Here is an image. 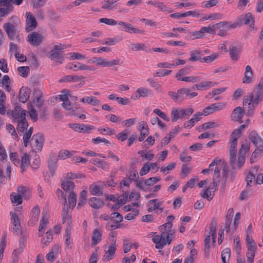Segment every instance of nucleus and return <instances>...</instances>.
Segmentation results:
<instances>
[{"instance_id":"obj_1","label":"nucleus","mask_w":263,"mask_h":263,"mask_svg":"<svg viewBox=\"0 0 263 263\" xmlns=\"http://www.w3.org/2000/svg\"><path fill=\"white\" fill-rule=\"evenodd\" d=\"M263 98V86L259 84L253 92L249 95L245 96L243 98V105L247 107L246 115L252 116L254 112L255 107L261 102Z\"/></svg>"},{"instance_id":"obj_2","label":"nucleus","mask_w":263,"mask_h":263,"mask_svg":"<svg viewBox=\"0 0 263 263\" xmlns=\"http://www.w3.org/2000/svg\"><path fill=\"white\" fill-rule=\"evenodd\" d=\"M20 25L21 20L16 15H12L3 24V28L9 39L13 40L19 37Z\"/></svg>"},{"instance_id":"obj_3","label":"nucleus","mask_w":263,"mask_h":263,"mask_svg":"<svg viewBox=\"0 0 263 263\" xmlns=\"http://www.w3.org/2000/svg\"><path fill=\"white\" fill-rule=\"evenodd\" d=\"M24 0H0V17L8 16L13 10L12 4L21 5Z\"/></svg>"},{"instance_id":"obj_4","label":"nucleus","mask_w":263,"mask_h":263,"mask_svg":"<svg viewBox=\"0 0 263 263\" xmlns=\"http://www.w3.org/2000/svg\"><path fill=\"white\" fill-rule=\"evenodd\" d=\"M194 112L192 108H174L171 112V119L172 122H175L178 119H187Z\"/></svg>"},{"instance_id":"obj_5","label":"nucleus","mask_w":263,"mask_h":263,"mask_svg":"<svg viewBox=\"0 0 263 263\" xmlns=\"http://www.w3.org/2000/svg\"><path fill=\"white\" fill-rule=\"evenodd\" d=\"M57 194H60V196L62 197L63 199H64V208L63 209V212H62V221L63 223H65L66 221H68V227L67 228L70 227V220L71 219L70 216L69 215L68 213V206L67 203V200L66 199V197L64 195V193L62 191L60 190V189H58L57 190Z\"/></svg>"},{"instance_id":"obj_6","label":"nucleus","mask_w":263,"mask_h":263,"mask_svg":"<svg viewBox=\"0 0 263 263\" xmlns=\"http://www.w3.org/2000/svg\"><path fill=\"white\" fill-rule=\"evenodd\" d=\"M168 232L164 230L162 232L161 235H157L154 236L152 238L153 241L156 244V248L162 249L166 245L165 238L168 235Z\"/></svg>"},{"instance_id":"obj_7","label":"nucleus","mask_w":263,"mask_h":263,"mask_svg":"<svg viewBox=\"0 0 263 263\" xmlns=\"http://www.w3.org/2000/svg\"><path fill=\"white\" fill-rule=\"evenodd\" d=\"M69 126L75 132L83 133H89L91 130L95 128L93 125L77 123H70Z\"/></svg>"},{"instance_id":"obj_8","label":"nucleus","mask_w":263,"mask_h":263,"mask_svg":"<svg viewBox=\"0 0 263 263\" xmlns=\"http://www.w3.org/2000/svg\"><path fill=\"white\" fill-rule=\"evenodd\" d=\"M26 27L25 30L29 32L34 30L37 26V22L35 17L30 12L26 13Z\"/></svg>"},{"instance_id":"obj_9","label":"nucleus","mask_w":263,"mask_h":263,"mask_svg":"<svg viewBox=\"0 0 263 263\" xmlns=\"http://www.w3.org/2000/svg\"><path fill=\"white\" fill-rule=\"evenodd\" d=\"M27 38L29 44L34 46L40 45L43 40L42 35L37 32H32L29 33Z\"/></svg>"},{"instance_id":"obj_10","label":"nucleus","mask_w":263,"mask_h":263,"mask_svg":"<svg viewBox=\"0 0 263 263\" xmlns=\"http://www.w3.org/2000/svg\"><path fill=\"white\" fill-rule=\"evenodd\" d=\"M31 140L32 142H34V143L32 142V147L34 148L36 151H41L43 147L44 138L42 134L41 133H37L35 134L32 137Z\"/></svg>"},{"instance_id":"obj_11","label":"nucleus","mask_w":263,"mask_h":263,"mask_svg":"<svg viewBox=\"0 0 263 263\" xmlns=\"http://www.w3.org/2000/svg\"><path fill=\"white\" fill-rule=\"evenodd\" d=\"M225 105L226 104L223 102L212 104L210 106H207L203 109L202 115L207 116L212 114L214 111L220 110L224 107Z\"/></svg>"},{"instance_id":"obj_12","label":"nucleus","mask_w":263,"mask_h":263,"mask_svg":"<svg viewBox=\"0 0 263 263\" xmlns=\"http://www.w3.org/2000/svg\"><path fill=\"white\" fill-rule=\"evenodd\" d=\"M116 250V240L112 239L111 245L108 247V250L106 252L105 254L103 256V260L104 261L107 262L111 260L115 254Z\"/></svg>"},{"instance_id":"obj_13","label":"nucleus","mask_w":263,"mask_h":263,"mask_svg":"<svg viewBox=\"0 0 263 263\" xmlns=\"http://www.w3.org/2000/svg\"><path fill=\"white\" fill-rule=\"evenodd\" d=\"M118 25L120 26H122L123 28H122V30L132 33H134L136 34H140L143 33L144 32L143 30H140L139 29L134 28L130 24L126 23L123 21H120L118 22Z\"/></svg>"},{"instance_id":"obj_14","label":"nucleus","mask_w":263,"mask_h":263,"mask_svg":"<svg viewBox=\"0 0 263 263\" xmlns=\"http://www.w3.org/2000/svg\"><path fill=\"white\" fill-rule=\"evenodd\" d=\"M12 117L14 119L13 122L26 117V111L23 109L20 106H16L11 111Z\"/></svg>"},{"instance_id":"obj_15","label":"nucleus","mask_w":263,"mask_h":263,"mask_svg":"<svg viewBox=\"0 0 263 263\" xmlns=\"http://www.w3.org/2000/svg\"><path fill=\"white\" fill-rule=\"evenodd\" d=\"M244 110L239 106L236 107L232 111L231 119L235 121H238L239 123H242V118L244 115Z\"/></svg>"},{"instance_id":"obj_16","label":"nucleus","mask_w":263,"mask_h":263,"mask_svg":"<svg viewBox=\"0 0 263 263\" xmlns=\"http://www.w3.org/2000/svg\"><path fill=\"white\" fill-rule=\"evenodd\" d=\"M179 93L180 95L181 101L184 99H190L197 96L196 92H191L190 88H182L179 89Z\"/></svg>"},{"instance_id":"obj_17","label":"nucleus","mask_w":263,"mask_h":263,"mask_svg":"<svg viewBox=\"0 0 263 263\" xmlns=\"http://www.w3.org/2000/svg\"><path fill=\"white\" fill-rule=\"evenodd\" d=\"M47 56L51 60L55 61L60 64H62L64 60V57L61 52H57L54 50H51L47 54Z\"/></svg>"},{"instance_id":"obj_18","label":"nucleus","mask_w":263,"mask_h":263,"mask_svg":"<svg viewBox=\"0 0 263 263\" xmlns=\"http://www.w3.org/2000/svg\"><path fill=\"white\" fill-rule=\"evenodd\" d=\"M31 90L28 87H22L19 92V101L22 103L26 102L30 97Z\"/></svg>"},{"instance_id":"obj_19","label":"nucleus","mask_w":263,"mask_h":263,"mask_svg":"<svg viewBox=\"0 0 263 263\" xmlns=\"http://www.w3.org/2000/svg\"><path fill=\"white\" fill-rule=\"evenodd\" d=\"M33 105L38 108H41L44 102L42 93L40 91H35L33 93Z\"/></svg>"},{"instance_id":"obj_20","label":"nucleus","mask_w":263,"mask_h":263,"mask_svg":"<svg viewBox=\"0 0 263 263\" xmlns=\"http://www.w3.org/2000/svg\"><path fill=\"white\" fill-rule=\"evenodd\" d=\"M256 248L255 245L248 246V249L246 252L248 263H253Z\"/></svg>"},{"instance_id":"obj_21","label":"nucleus","mask_w":263,"mask_h":263,"mask_svg":"<svg viewBox=\"0 0 263 263\" xmlns=\"http://www.w3.org/2000/svg\"><path fill=\"white\" fill-rule=\"evenodd\" d=\"M202 115V114L199 112L194 114L190 120L186 121L184 123L183 127L185 128H191L195 125L196 122L200 120Z\"/></svg>"},{"instance_id":"obj_22","label":"nucleus","mask_w":263,"mask_h":263,"mask_svg":"<svg viewBox=\"0 0 263 263\" xmlns=\"http://www.w3.org/2000/svg\"><path fill=\"white\" fill-rule=\"evenodd\" d=\"M57 159L56 156L54 155H50L48 161V165L51 176H53L55 174L57 167Z\"/></svg>"},{"instance_id":"obj_23","label":"nucleus","mask_w":263,"mask_h":263,"mask_svg":"<svg viewBox=\"0 0 263 263\" xmlns=\"http://www.w3.org/2000/svg\"><path fill=\"white\" fill-rule=\"evenodd\" d=\"M40 213V209L39 206L36 205L33 208L31 212L30 219L29 221V223L33 226L38 221L39 215Z\"/></svg>"},{"instance_id":"obj_24","label":"nucleus","mask_w":263,"mask_h":263,"mask_svg":"<svg viewBox=\"0 0 263 263\" xmlns=\"http://www.w3.org/2000/svg\"><path fill=\"white\" fill-rule=\"evenodd\" d=\"M85 79L82 76L68 75L63 77L59 80L60 82H78Z\"/></svg>"},{"instance_id":"obj_25","label":"nucleus","mask_w":263,"mask_h":263,"mask_svg":"<svg viewBox=\"0 0 263 263\" xmlns=\"http://www.w3.org/2000/svg\"><path fill=\"white\" fill-rule=\"evenodd\" d=\"M220 167L219 164H218L216 168L214 169V174L213 179V182L212 184L214 186V191L215 192L217 189V186L219 183V178L220 176Z\"/></svg>"},{"instance_id":"obj_26","label":"nucleus","mask_w":263,"mask_h":263,"mask_svg":"<svg viewBox=\"0 0 263 263\" xmlns=\"http://www.w3.org/2000/svg\"><path fill=\"white\" fill-rule=\"evenodd\" d=\"M238 19L241 25L243 24V22L245 24L250 25V26L254 25V18L250 12L247 13L245 15H241Z\"/></svg>"},{"instance_id":"obj_27","label":"nucleus","mask_w":263,"mask_h":263,"mask_svg":"<svg viewBox=\"0 0 263 263\" xmlns=\"http://www.w3.org/2000/svg\"><path fill=\"white\" fill-rule=\"evenodd\" d=\"M229 54L231 59L233 61H237L239 59V55L240 52V48L238 47L231 45L229 48Z\"/></svg>"},{"instance_id":"obj_28","label":"nucleus","mask_w":263,"mask_h":263,"mask_svg":"<svg viewBox=\"0 0 263 263\" xmlns=\"http://www.w3.org/2000/svg\"><path fill=\"white\" fill-rule=\"evenodd\" d=\"M102 231L101 230L95 229L92 233L91 237V245L93 246L99 243L102 239Z\"/></svg>"},{"instance_id":"obj_29","label":"nucleus","mask_w":263,"mask_h":263,"mask_svg":"<svg viewBox=\"0 0 263 263\" xmlns=\"http://www.w3.org/2000/svg\"><path fill=\"white\" fill-rule=\"evenodd\" d=\"M179 127L177 126L174 129L172 130L162 140L161 144L164 145H167L171 139L175 137L179 132Z\"/></svg>"},{"instance_id":"obj_30","label":"nucleus","mask_w":263,"mask_h":263,"mask_svg":"<svg viewBox=\"0 0 263 263\" xmlns=\"http://www.w3.org/2000/svg\"><path fill=\"white\" fill-rule=\"evenodd\" d=\"M17 192L22 196V198H24L25 199H29L31 194L30 190L24 186H18L17 189Z\"/></svg>"},{"instance_id":"obj_31","label":"nucleus","mask_w":263,"mask_h":263,"mask_svg":"<svg viewBox=\"0 0 263 263\" xmlns=\"http://www.w3.org/2000/svg\"><path fill=\"white\" fill-rule=\"evenodd\" d=\"M88 203L92 208L97 209L101 208L104 204L102 200L96 197L90 198L88 200Z\"/></svg>"},{"instance_id":"obj_32","label":"nucleus","mask_w":263,"mask_h":263,"mask_svg":"<svg viewBox=\"0 0 263 263\" xmlns=\"http://www.w3.org/2000/svg\"><path fill=\"white\" fill-rule=\"evenodd\" d=\"M148 5H152L157 8H158L160 11L165 12H171V11L170 10L168 7L166 6V5H165L163 3L158 2V1H148L146 3Z\"/></svg>"},{"instance_id":"obj_33","label":"nucleus","mask_w":263,"mask_h":263,"mask_svg":"<svg viewBox=\"0 0 263 263\" xmlns=\"http://www.w3.org/2000/svg\"><path fill=\"white\" fill-rule=\"evenodd\" d=\"M16 122L17 123L16 129L18 132L24 133L28 128V124L26 120V117L17 120Z\"/></svg>"},{"instance_id":"obj_34","label":"nucleus","mask_w":263,"mask_h":263,"mask_svg":"<svg viewBox=\"0 0 263 263\" xmlns=\"http://www.w3.org/2000/svg\"><path fill=\"white\" fill-rule=\"evenodd\" d=\"M62 187L65 192L70 194V192H74L75 185L73 182L67 180L62 183Z\"/></svg>"},{"instance_id":"obj_35","label":"nucleus","mask_w":263,"mask_h":263,"mask_svg":"<svg viewBox=\"0 0 263 263\" xmlns=\"http://www.w3.org/2000/svg\"><path fill=\"white\" fill-rule=\"evenodd\" d=\"M136 92L138 95L135 96V99H138L140 97H146L151 95V90L144 87L138 88Z\"/></svg>"},{"instance_id":"obj_36","label":"nucleus","mask_w":263,"mask_h":263,"mask_svg":"<svg viewBox=\"0 0 263 263\" xmlns=\"http://www.w3.org/2000/svg\"><path fill=\"white\" fill-rule=\"evenodd\" d=\"M216 83L212 81H202L199 84L195 85L197 90H205L214 86Z\"/></svg>"},{"instance_id":"obj_37","label":"nucleus","mask_w":263,"mask_h":263,"mask_svg":"<svg viewBox=\"0 0 263 263\" xmlns=\"http://www.w3.org/2000/svg\"><path fill=\"white\" fill-rule=\"evenodd\" d=\"M218 164H219L220 167V170L222 167V160L221 159H214L213 162L209 165V168L206 169H204L202 171V173L204 174L206 173H209L212 172L213 170V167L215 166V168H216Z\"/></svg>"},{"instance_id":"obj_38","label":"nucleus","mask_w":263,"mask_h":263,"mask_svg":"<svg viewBox=\"0 0 263 263\" xmlns=\"http://www.w3.org/2000/svg\"><path fill=\"white\" fill-rule=\"evenodd\" d=\"M119 1L120 0H105L103 2L102 9L107 10H112L116 7L115 4Z\"/></svg>"},{"instance_id":"obj_39","label":"nucleus","mask_w":263,"mask_h":263,"mask_svg":"<svg viewBox=\"0 0 263 263\" xmlns=\"http://www.w3.org/2000/svg\"><path fill=\"white\" fill-rule=\"evenodd\" d=\"M245 180L246 181V187H250L252 182L256 184L255 174L252 171H248L246 174Z\"/></svg>"},{"instance_id":"obj_40","label":"nucleus","mask_w":263,"mask_h":263,"mask_svg":"<svg viewBox=\"0 0 263 263\" xmlns=\"http://www.w3.org/2000/svg\"><path fill=\"white\" fill-rule=\"evenodd\" d=\"M253 71L250 66L247 65L246 67V71L244 74L245 77L243 79V83H250L252 78Z\"/></svg>"},{"instance_id":"obj_41","label":"nucleus","mask_w":263,"mask_h":263,"mask_svg":"<svg viewBox=\"0 0 263 263\" xmlns=\"http://www.w3.org/2000/svg\"><path fill=\"white\" fill-rule=\"evenodd\" d=\"M190 58L189 61L192 62H195L200 61L202 59L201 56V52L198 50H192L190 52Z\"/></svg>"},{"instance_id":"obj_42","label":"nucleus","mask_w":263,"mask_h":263,"mask_svg":"<svg viewBox=\"0 0 263 263\" xmlns=\"http://www.w3.org/2000/svg\"><path fill=\"white\" fill-rule=\"evenodd\" d=\"M10 200L12 203L14 205H18L22 203L23 200L22 198V196L18 194L17 192V194L15 193H12L10 194Z\"/></svg>"},{"instance_id":"obj_43","label":"nucleus","mask_w":263,"mask_h":263,"mask_svg":"<svg viewBox=\"0 0 263 263\" xmlns=\"http://www.w3.org/2000/svg\"><path fill=\"white\" fill-rule=\"evenodd\" d=\"M219 124L216 122H209L205 123H203L201 126H200L198 129L199 131L204 130L210 128H215L218 127Z\"/></svg>"},{"instance_id":"obj_44","label":"nucleus","mask_w":263,"mask_h":263,"mask_svg":"<svg viewBox=\"0 0 263 263\" xmlns=\"http://www.w3.org/2000/svg\"><path fill=\"white\" fill-rule=\"evenodd\" d=\"M90 193L93 195L100 196L103 194L102 189L95 184H92L89 186Z\"/></svg>"},{"instance_id":"obj_45","label":"nucleus","mask_w":263,"mask_h":263,"mask_svg":"<svg viewBox=\"0 0 263 263\" xmlns=\"http://www.w3.org/2000/svg\"><path fill=\"white\" fill-rule=\"evenodd\" d=\"M139 130L142 136L146 137L149 134L148 127L145 121H141L139 123Z\"/></svg>"},{"instance_id":"obj_46","label":"nucleus","mask_w":263,"mask_h":263,"mask_svg":"<svg viewBox=\"0 0 263 263\" xmlns=\"http://www.w3.org/2000/svg\"><path fill=\"white\" fill-rule=\"evenodd\" d=\"M33 132V127L29 128V130L26 131L23 135V143L25 147H27Z\"/></svg>"},{"instance_id":"obj_47","label":"nucleus","mask_w":263,"mask_h":263,"mask_svg":"<svg viewBox=\"0 0 263 263\" xmlns=\"http://www.w3.org/2000/svg\"><path fill=\"white\" fill-rule=\"evenodd\" d=\"M249 139L252 141L253 144L256 143L258 141L262 138L260 137L259 134L255 130H252L249 133Z\"/></svg>"},{"instance_id":"obj_48","label":"nucleus","mask_w":263,"mask_h":263,"mask_svg":"<svg viewBox=\"0 0 263 263\" xmlns=\"http://www.w3.org/2000/svg\"><path fill=\"white\" fill-rule=\"evenodd\" d=\"M69 208L73 209L77 203V195L74 192H70L68 197Z\"/></svg>"},{"instance_id":"obj_49","label":"nucleus","mask_w":263,"mask_h":263,"mask_svg":"<svg viewBox=\"0 0 263 263\" xmlns=\"http://www.w3.org/2000/svg\"><path fill=\"white\" fill-rule=\"evenodd\" d=\"M231 255V250L229 248L224 249L221 252V259L222 263H229L227 262V260L229 261Z\"/></svg>"},{"instance_id":"obj_50","label":"nucleus","mask_w":263,"mask_h":263,"mask_svg":"<svg viewBox=\"0 0 263 263\" xmlns=\"http://www.w3.org/2000/svg\"><path fill=\"white\" fill-rule=\"evenodd\" d=\"M168 95L176 102H182L180 95L179 93V89L177 90V92L169 91L168 92Z\"/></svg>"},{"instance_id":"obj_51","label":"nucleus","mask_w":263,"mask_h":263,"mask_svg":"<svg viewBox=\"0 0 263 263\" xmlns=\"http://www.w3.org/2000/svg\"><path fill=\"white\" fill-rule=\"evenodd\" d=\"M211 187H207L204 191H202L200 193V195L203 198L207 199L209 201H210L212 199L213 196L212 194V191H210Z\"/></svg>"},{"instance_id":"obj_52","label":"nucleus","mask_w":263,"mask_h":263,"mask_svg":"<svg viewBox=\"0 0 263 263\" xmlns=\"http://www.w3.org/2000/svg\"><path fill=\"white\" fill-rule=\"evenodd\" d=\"M17 71L21 76L26 78L30 72V68L28 66H21L17 68Z\"/></svg>"},{"instance_id":"obj_53","label":"nucleus","mask_w":263,"mask_h":263,"mask_svg":"<svg viewBox=\"0 0 263 263\" xmlns=\"http://www.w3.org/2000/svg\"><path fill=\"white\" fill-rule=\"evenodd\" d=\"M47 0H31V5L33 8L38 9L44 6Z\"/></svg>"},{"instance_id":"obj_54","label":"nucleus","mask_w":263,"mask_h":263,"mask_svg":"<svg viewBox=\"0 0 263 263\" xmlns=\"http://www.w3.org/2000/svg\"><path fill=\"white\" fill-rule=\"evenodd\" d=\"M262 152H263V148L256 147L255 149L254 150V151L253 152V153H252V154L251 155V157L250 158V162L251 163L254 162V159H255L256 158L258 157V156H259L262 154Z\"/></svg>"},{"instance_id":"obj_55","label":"nucleus","mask_w":263,"mask_h":263,"mask_svg":"<svg viewBox=\"0 0 263 263\" xmlns=\"http://www.w3.org/2000/svg\"><path fill=\"white\" fill-rule=\"evenodd\" d=\"M71 155V152L66 149H62L59 152L58 157L61 159H65L70 157Z\"/></svg>"},{"instance_id":"obj_56","label":"nucleus","mask_w":263,"mask_h":263,"mask_svg":"<svg viewBox=\"0 0 263 263\" xmlns=\"http://www.w3.org/2000/svg\"><path fill=\"white\" fill-rule=\"evenodd\" d=\"M200 80V78L199 77H182V78H179L178 81H182L187 82H196L199 81Z\"/></svg>"},{"instance_id":"obj_57","label":"nucleus","mask_w":263,"mask_h":263,"mask_svg":"<svg viewBox=\"0 0 263 263\" xmlns=\"http://www.w3.org/2000/svg\"><path fill=\"white\" fill-rule=\"evenodd\" d=\"M110 217H113L114 219H111L117 223H119L123 221L122 216L119 213L114 212L110 214Z\"/></svg>"},{"instance_id":"obj_58","label":"nucleus","mask_w":263,"mask_h":263,"mask_svg":"<svg viewBox=\"0 0 263 263\" xmlns=\"http://www.w3.org/2000/svg\"><path fill=\"white\" fill-rule=\"evenodd\" d=\"M28 114L30 117V118L33 122H35L37 120V113L36 110L31 106L30 109H29Z\"/></svg>"},{"instance_id":"obj_59","label":"nucleus","mask_w":263,"mask_h":263,"mask_svg":"<svg viewBox=\"0 0 263 263\" xmlns=\"http://www.w3.org/2000/svg\"><path fill=\"white\" fill-rule=\"evenodd\" d=\"M250 149V143L246 142L242 143L241 145V148L239 151V155H246L247 152Z\"/></svg>"},{"instance_id":"obj_60","label":"nucleus","mask_w":263,"mask_h":263,"mask_svg":"<svg viewBox=\"0 0 263 263\" xmlns=\"http://www.w3.org/2000/svg\"><path fill=\"white\" fill-rule=\"evenodd\" d=\"M160 177H151L144 181V184L146 185H152L160 180Z\"/></svg>"},{"instance_id":"obj_61","label":"nucleus","mask_w":263,"mask_h":263,"mask_svg":"<svg viewBox=\"0 0 263 263\" xmlns=\"http://www.w3.org/2000/svg\"><path fill=\"white\" fill-rule=\"evenodd\" d=\"M86 103L92 105H98L100 104V101L95 97H87L86 98Z\"/></svg>"},{"instance_id":"obj_62","label":"nucleus","mask_w":263,"mask_h":263,"mask_svg":"<svg viewBox=\"0 0 263 263\" xmlns=\"http://www.w3.org/2000/svg\"><path fill=\"white\" fill-rule=\"evenodd\" d=\"M129 134V130L128 129H125L123 131L121 132V133H119L116 136V137L118 139H120L122 141H124L127 138V137Z\"/></svg>"},{"instance_id":"obj_63","label":"nucleus","mask_w":263,"mask_h":263,"mask_svg":"<svg viewBox=\"0 0 263 263\" xmlns=\"http://www.w3.org/2000/svg\"><path fill=\"white\" fill-rule=\"evenodd\" d=\"M100 23H104L108 25L115 26L117 22L114 19L108 18H102L99 20Z\"/></svg>"},{"instance_id":"obj_64","label":"nucleus","mask_w":263,"mask_h":263,"mask_svg":"<svg viewBox=\"0 0 263 263\" xmlns=\"http://www.w3.org/2000/svg\"><path fill=\"white\" fill-rule=\"evenodd\" d=\"M147 81L151 85L154 87L157 91L161 92V86L157 82L154 81L152 79H148Z\"/></svg>"}]
</instances>
